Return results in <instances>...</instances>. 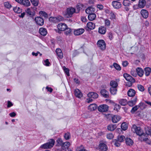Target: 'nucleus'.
Wrapping results in <instances>:
<instances>
[{
  "mask_svg": "<svg viewBox=\"0 0 151 151\" xmlns=\"http://www.w3.org/2000/svg\"><path fill=\"white\" fill-rule=\"evenodd\" d=\"M55 142V141L54 139H51L47 143L41 145L40 148L43 149L50 148L53 147L54 145Z\"/></svg>",
  "mask_w": 151,
  "mask_h": 151,
  "instance_id": "obj_1",
  "label": "nucleus"
},
{
  "mask_svg": "<svg viewBox=\"0 0 151 151\" xmlns=\"http://www.w3.org/2000/svg\"><path fill=\"white\" fill-rule=\"evenodd\" d=\"M123 76L127 81L130 82L129 83L128 85L127 84V85H128L129 86H131L132 83H134L135 81L134 78L127 73H124L123 75Z\"/></svg>",
  "mask_w": 151,
  "mask_h": 151,
  "instance_id": "obj_2",
  "label": "nucleus"
},
{
  "mask_svg": "<svg viewBox=\"0 0 151 151\" xmlns=\"http://www.w3.org/2000/svg\"><path fill=\"white\" fill-rule=\"evenodd\" d=\"M132 130L134 131L136 134L138 135H141L143 134V132L141 128L137 127L135 125H133L132 128Z\"/></svg>",
  "mask_w": 151,
  "mask_h": 151,
  "instance_id": "obj_3",
  "label": "nucleus"
},
{
  "mask_svg": "<svg viewBox=\"0 0 151 151\" xmlns=\"http://www.w3.org/2000/svg\"><path fill=\"white\" fill-rule=\"evenodd\" d=\"M75 9L73 7L69 8L67 9L66 15L67 17H71L75 12Z\"/></svg>",
  "mask_w": 151,
  "mask_h": 151,
  "instance_id": "obj_4",
  "label": "nucleus"
},
{
  "mask_svg": "<svg viewBox=\"0 0 151 151\" xmlns=\"http://www.w3.org/2000/svg\"><path fill=\"white\" fill-rule=\"evenodd\" d=\"M98 47L102 50H104L106 48V43L103 40H99L97 43Z\"/></svg>",
  "mask_w": 151,
  "mask_h": 151,
  "instance_id": "obj_5",
  "label": "nucleus"
},
{
  "mask_svg": "<svg viewBox=\"0 0 151 151\" xmlns=\"http://www.w3.org/2000/svg\"><path fill=\"white\" fill-rule=\"evenodd\" d=\"M109 107L106 105H101L99 106L98 107V110L101 112H105L108 111Z\"/></svg>",
  "mask_w": 151,
  "mask_h": 151,
  "instance_id": "obj_6",
  "label": "nucleus"
},
{
  "mask_svg": "<svg viewBox=\"0 0 151 151\" xmlns=\"http://www.w3.org/2000/svg\"><path fill=\"white\" fill-rule=\"evenodd\" d=\"M35 20L36 24L40 26H42L44 24L43 19L40 17H36L35 19Z\"/></svg>",
  "mask_w": 151,
  "mask_h": 151,
  "instance_id": "obj_7",
  "label": "nucleus"
},
{
  "mask_svg": "<svg viewBox=\"0 0 151 151\" xmlns=\"http://www.w3.org/2000/svg\"><path fill=\"white\" fill-rule=\"evenodd\" d=\"M57 27L59 30L61 31H64L67 27V26L66 24L64 23H60L58 24Z\"/></svg>",
  "mask_w": 151,
  "mask_h": 151,
  "instance_id": "obj_8",
  "label": "nucleus"
},
{
  "mask_svg": "<svg viewBox=\"0 0 151 151\" xmlns=\"http://www.w3.org/2000/svg\"><path fill=\"white\" fill-rule=\"evenodd\" d=\"M146 134H145L143 133L141 135H139L140 137L139 139L142 141H146L148 144H150V142L148 138L147 137V136H146Z\"/></svg>",
  "mask_w": 151,
  "mask_h": 151,
  "instance_id": "obj_9",
  "label": "nucleus"
},
{
  "mask_svg": "<svg viewBox=\"0 0 151 151\" xmlns=\"http://www.w3.org/2000/svg\"><path fill=\"white\" fill-rule=\"evenodd\" d=\"M112 5L113 7L116 9H119L121 7V3L116 1H112Z\"/></svg>",
  "mask_w": 151,
  "mask_h": 151,
  "instance_id": "obj_10",
  "label": "nucleus"
},
{
  "mask_svg": "<svg viewBox=\"0 0 151 151\" xmlns=\"http://www.w3.org/2000/svg\"><path fill=\"white\" fill-rule=\"evenodd\" d=\"M70 145V143L68 142H63L62 146V149L65 151H66L67 149H68V148Z\"/></svg>",
  "mask_w": 151,
  "mask_h": 151,
  "instance_id": "obj_11",
  "label": "nucleus"
},
{
  "mask_svg": "<svg viewBox=\"0 0 151 151\" xmlns=\"http://www.w3.org/2000/svg\"><path fill=\"white\" fill-rule=\"evenodd\" d=\"M84 31V29H79L75 30L74 32V33L76 35H79L82 34Z\"/></svg>",
  "mask_w": 151,
  "mask_h": 151,
  "instance_id": "obj_12",
  "label": "nucleus"
},
{
  "mask_svg": "<svg viewBox=\"0 0 151 151\" xmlns=\"http://www.w3.org/2000/svg\"><path fill=\"white\" fill-rule=\"evenodd\" d=\"M101 95L105 98H108L109 94L108 92L105 89H102L100 91Z\"/></svg>",
  "mask_w": 151,
  "mask_h": 151,
  "instance_id": "obj_13",
  "label": "nucleus"
},
{
  "mask_svg": "<svg viewBox=\"0 0 151 151\" xmlns=\"http://www.w3.org/2000/svg\"><path fill=\"white\" fill-rule=\"evenodd\" d=\"M95 11V9L93 6L88 7L86 10V12L87 14L93 13Z\"/></svg>",
  "mask_w": 151,
  "mask_h": 151,
  "instance_id": "obj_14",
  "label": "nucleus"
},
{
  "mask_svg": "<svg viewBox=\"0 0 151 151\" xmlns=\"http://www.w3.org/2000/svg\"><path fill=\"white\" fill-rule=\"evenodd\" d=\"M74 93L76 96L78 98H80L83 96L82 93L78 89H76L75 90Z\"/></svg>",
  "mask_w": 151,
  "mask_h": 151,
  "instance_id": "obj_15",
  "label": "nucleus"
},
{
  "mask_svg": "<svg viewBox=\"0 0 151 151\" xmlns=\"http://www.w3.org/2000/svg\"><path fill=\"white\" fill-rule=\"evenodd\" d=\"M99 149L102 151H106L107 150L106 145L104 143H101L99 145Z\"/></svg>",
  "mask_w": 151,
  "mask_h": 151,
  "instance_id": "obj_16",
  "label": "nucleus"
},
{
  "mask_svg": "<svg viewBox=\"0 0 151 151\" xmlns=\"http://www.w3.org/2000/svg\"><path fill=\"white\" fill-rule=\"evenodd\" d=\"M97 107V105L95 104H93L90 105L88 107V110L91 111H94Z\"/></svg>",
  "mask_w": 151,
  "mask_h": 151,
  "instance_id": "obj_17",
  "label": "nucleus"
},
{
  "mask_svg": "<svg viewBox=\"0 0 151 151\" xmlns=\"http://www.w3.org/2000/svg\"><path fill=\"white\" fill-rule=\"evenodd\" d=\"M121 118L120 116L114 115L112 117V121L113 123H116L119 121Z\"/></svg>",
  "mask_w": 151,
  "mask_h": 151,
  "instance_id": "obj_18",
  "label": "nucleus"
},
{
  "mask_svg": "<svg viewBox=\"0 0 151 151\" xmlns=\"http://www.w3.org/2000/svg\"><path fill=\"white\" fill-rule=\"evenodd\" d=\"M125 142L126 145L129 146H132L134 143V142L130 138H127L125 139Z\"/></svg>",
  "mask_w": 151,
  "mask_h": 151,
  "instance_id": "obj_19",
  "label": "nucleus"
},
{
  "mask_svg": "<svg viewBox=\"0 0 151 151\" xmlns=\"http://www.w3.org/2000/svg\"><path fill=\"white\" fill-rule=\"evenodd\" d=\"M40 33L43 36H45L47 34V29L44 28H40L39 30Z\"/></svg>",
  "mask_w": 151,
  "mask_h": 151,
  "instance_id": "obj_20",
  "label": "nucleus"
},
{
  "mask_svg": "<svg viewBox=\"0 0 151 151\" xmlns=\"http://www.w3.org/2000/svg\"><path fill=\"white\" fill-rule=\"evenodd\" d=\"M141 14L143 17L145 18H147L148 16V12L145 9H142L141 12Z\"/></svg>",
  "mask_w": 151,
  "mask_h": 151,
  "instance_id": "obj_21",
  "label": "nucleus"
},
{
  "mask_svg": "<svg viewBox=\"0 0 151 151\" xmlns=\"http://www.w3.org/2000/svg\"><path fill=\"white\" fill-rule=\"evenodd\" d=\"M88 96L89 98L93 99H96L98 97V95L96 93L93 92L89 93L88 94Z\"/></svg>",
  "mask_w": 151,
  "mask_h": 151,
  "instance_id": "obj_22",
  "label": "nucleus"
},
{
  "mask_svg": "<svg viewBox=\"0 0 151 151\" xmlns=\"http://www.w3.org/2000/svg\"><path fill=\"white\" fill-rule=\"evenodd\" d=\"M136 71L138 75L140 77L143 76L144 74V71L142 68H137L136 69Z\"/></svg>",
  "mask_w": 151,
  "mask_h": 151,
  "instance_id": "obj_23",
  "label": "nucleus"
},
{
  "mask_svg": "<svg viewBox=\"0 0 151 151\" xmlns=\"http://www.w3.org/2000/svg\"><path fill=\"white\" fill-rule=\"evenodd\" d=\"M146 1L145 0H139L138 6L141 8H143L145 5Z\"/></svg>",
  "mask_w": 151,
  "mask_h": 151,
  "instance_id": "obj_24",
  "label": "nucleus"
},
{
  "mask_svg": "<svg viewBox=\"0 0 151 151\" xmlns=\"http://www.w3.org/2000/svg\"><path fill=\"white\" fill-rule=\"evenodd\" d=\"M20 3L25 6H28L30 5V2L29 0H22Z\"/></svg>",
  "mask_w": 151,
  "mask_h": 151,
  "instance_id": "obj_25",
  "label": "nucleus"
},
{
  "mask_svg": "<svg viewBox=\"0 0 151 151\" xmlns=\"http://www.w3.org/2000/svg\"><path fill=\"white\" fill-rule=\"evenodd\" d=\"M64 31V33L67 36H70L72 34V29L69 28L67 27Z\"/></svg>",
  "mask_w": 151,
  "mask_h": 151,
  "instance_id": "obj_26",
  "label": "nucleus"
},
{
  "mask_svg": "<svg viewBox=\"0 0 151 151\" xmlns=\"http://www.w3.org/2000/svg\"><path fill=\"white\" fill-rule=\"evenodd\" d=\"M135 94V91L134 90L132 89H130L128 91L127 94L129 97H133Z\"/></svg>",
  "mask_w": 151,
  "mask_h": 151,
  "instance_id": "obj_27",
  "label": "nucleus"
},
{
  "mask_svg": "<svg viewBox=\"0 0 151 151\" xmlns=\"http://www.w3.org/2000/svg\"><path fill=\"white\" fill-rule=\"evenodd\" d=\"M56 52L58 56L60 58H62L63 57V54L61 50L59 48L56 49Z\"/></svg>",
  "mask_w": 151,
  "mask_h": 151,
  "instance_id": "obj_28",
  "label": "nucleus"
},
{
  "mask_svg": "<svg viewBox=\"0 0 151 151\" xmlns=\"http://www.w3.org/2000/svg\"><path fill=\"white\" fill-rule=\"evenodd\" d=\"M137 97H135L133 100L129 101L128 103L129 105L132 106L135 105L137 102Z\"/></svg>",
  "mask_w": 151,
  "mask_h": 151,
  "instance_id": "obj_29",
  "label": "nucleus"
},
{
  "mask_svg": "<svg viewBox=\"0 0 151 151\" xmlns=\"http://www.w3.org/2000/svg\"><path fill=\"white\" fill-rule=\"evenodd\" d=\"M87 27L91 29H93L95 28V24L92 22H89L87 24Z\"/></svg>",
  "mask_w": 151,
  "mask_h": 151,
  "instance_id": "obj_30",
  "label": "nucleus"
},
{
  "mask_svg": "<svg viewBox=\"0 0 151 151\" xmlns=\"http://www.w3.org/2000/svg\"><path fill=\"white\" fill-rule=\"evenodd\" d=\"M96 17V15L94 13L89 14L88 16V19L90 21H92L94 20Z\"/></svg>",
  "mask_w": 151,
  "mask_h": 151,
  "instance_id": "obj_31",
  "label": "nucleus"
},
{
  "mask_svg": "<svg viewBox=\"0 0 151 151\" xmlns=\"http://www.w3.org/2000/svg\"><path fill=\"white\" fill-rule=\"evenodd\" d=\"M106 31V29L105 27H101L99 28V32L101 34H104Z\"/></svg>",
  "mask_w": 151,
  "mask_h": 151,
  "instance_id": "obj_32",
  "label": "nucleus"
},
{
  "mask_svg": "<svg viewBox=\"0 0 151 151\" xmlns=\"http://www.w3.org/2000/svg\"><path fill=\"white\" fill-rule=\"evenodd\" d=\"M116 127V124H111L109 125L107 127V129L109 131H113Z\"/></svg>",
  "mask_w": 151,
  "mask_h": 151,
  "instance_id": "obj_33",
  "label": "nucleus"
},
{
  "mask_svg": "<svg viewBox=\"0 0 151 151\" xmlns=\"http://www.w3.org/2000/svg\"><path fill=\"white\" fill-rule=\"evenodd\" d=\"M110 85L111 87L116 88L118 84L116 81H111L110 83Z\"/></svg>",
  "mask_w": 151,
  "mask_h": 151,
  "instance_id": "obj_34",
  "label": "nucleus"
},
{
  "mask_svg": "<svg viewBox=\"0 0 151 151\" xmlns=\"http://www.w3.org/2000/svg\"><path fill=\"white\" fill-rule=\"evenodd\" d=\"M143 104L142 103H140L139 104V106H136L134 107H133L131 111V112L132 113H134L135 111H136L139 108V106H141V105H143Z\"/></svg>",
  "mask_w": 151,
  "mask_h": 151,
  "instance_id": "obj_35",
  "label": "nucleus"
},
{
  "mask_svg": "<svg viewBox=\"0 0 151 151\" xmlns=\"http://www.w3.org/2000/svg\"><path fill=\"white\" fill-rule=\"evenodd\" d=\"M145 74L146 76H148L151 72V69L149 67H147L145 68Z\"/></svg>",
  "mask_w": 151,
  "mask_h": 151,
  "instance_id": "obj_36",
  "label": "nucleus"
},
{
  "mask_svg": "<svg viewBox=\"0 0 151 151\" xmlns=\"http://www.w3.org/2000/svg\"><path fill=\"white\" fill-rule=\"evenodd\" d=\"M117 91V89L116 88L111 87L110 89L111 93L113 95L116 94Z\"/></svg>",
  "mask_w": 151,
  "mask_h": 151,
  "instance_id": "obj_37",
  "label": "nucleus"
},
{
  "mask_svg": "<svg viewBox=\"0 0 151 151\" xmlns=\"http://www.w3.org/2000/svg\"><path fill=\"white\" fill-rule=\"evenodd\" d=\"M119 104L122 106H125L127 104V101L125 99H121L119 101Z\"/></svg>",
  "mask_w": 151,
  "mask_h": 151,
  "instance_id": "obj_38",
  "label": "nucleus"
},
{
  "mask_svg": "<svg viewBox=\"0 0 151 151\" xmlns=\"http://www.w3.org/2000/svg\"><path fill=\"white\" fill-rule=\"evenodd\" d=\"M119 142L118 139L113 140L112 142V143L117 147H119L120 146V144Z\"/></svg>",
  "mask_w": 151,
  "mask_h": 151,
  "instance_id": "obj_39",
  "label": "nucleus"
},
{
  "mask_svg": "<svg viewBox=\"0 0 151 151\" xmlns=\"http://www.w3.org/2000/svg\"><path fill=\"white\" fill-rule=\"evenodd\" d=\"M77 151H88L84 148V147L82 145L78 147L76 149Z\"/></svg>",
  "mask_w": 151,
  "mask_h": 151,
  "instance_id": "obj_40",
  "label": "nucleus"
},
{
  "mask_svg": "<svg viewBox=\"0 0 151 151\" xmlns=\"http://www.w3.org/2000/svg\"><path fill=\"white\" fill-rule=\"evenodd\" d=\"M123 4L125 6H129L131 4L130 1L129 0H124L123 2Z\"/></svg>",
  "mask_w": 151,
  "mask_h": 151,
  "instance_id": "obj_41",
  "label": "nucleus"
},
{
  "mask_svg": "<svg viewBox=\"0 0 151 151\" xmlns=\"http://www.w3.org/2000/svg\"><path fill=\"white\" fill-rule=\"evenodd\" d=\"M15 12L17 13H20L22 12V9L19 7H16L13 8Z\"/></svg>",
  "mask_w": 151,
  "mask_h": 151,
  "instance_id": "obj_42",
  "label": "nucleus"
},
{
  "mask_svg": "<svg viewBox=\"0 0 151 151\" xmlns=\"http://www.w3.org/2000/svg\"><path fill=\"white\" fill-rule=\"evenodd\" d=\"M32 4L35 6H37L39 3L38 0H30Z\"/></svg>",
  "mask_w": 151,
  "mask_h": 151,
  "instance_id": "obj_43",
  "label": "nucleus"
},
{
  "mask_svg": "<svg viewBox=\"0 0 151 151\" xmlns=\"http://www.w3.org/2000/svg\"><path fill=\"white\" fill-rule=\"evenodd\" d=\"M125 139V137L123 135L119 136L117 138L118 141L120 142H123Z\"/></svg>",
  "mask_w": 151,
  "mask_h": 151,
  "instance_id": "obj_44",
  "label": "nucleus"
},
{
  "mask_svg": "<svg viewBox=\"0 0 151 151\" xmlns=\"http://www.w3.org/2000/svg\"><path fill=\"white\" fill-rule=\"evenodd\" d=\"M121 127L122 129L124 130H125L127 129V126L126 124V123H123L121 126Z\"/></svg>",
  "mask_w": 151,
  "mask_h": 151,
  "instance_id": "obj_45",
  "label": "nucleus"
},
{
  "mask_svg": "<svg viewBox=\"0 0 151 151\" xmlns=\"http://www.w3.org/2000/svg\"><path fill=\"white\" fill-rule=\"evenodd\" d=\"M56 142L57 143V144L59 146H61L63 143L62 139L60 138L58 139L57 140Z\"/></svg>",
  "mask_w": 151,
  "mask_h": 151,
  "instance_id": "obj_46",
  "label": "nucleus"
},
{
  "mask_svg": "<svg viewBox=\"0 0 151 151\" xmlns=\"http://www.w3.org/2000/svg\"><path fill=\"white\" fill-rule=\"evenodd\" d=\"M49 20L50 21L53 22L54 23H56L58 22L56 17H50L49 19Z\"/></svg>",
  "mask_w": 151,
  "mask_h": 151,
  "instance_id": "obj_47",
  "label": "nucleus"
},
{
  "mask_svg": "<svg viewBox=\"0 0 151 151\" xmlns=\"http://www.w3.org/2000/svg\"><path fill=\"white\" fill-rule=\"evenodd\" d=\"M113 65L115 68L117 70H121V68L119 65L116 63H114Z\"/></svg>",
  "mask_w": 151,
  "mask_h": 151,
  "instance_id": "obj_48",
  "label": "nucleus"
},
{
  "mask_svg": "<svg viewBox=\"0 0 151 151\" xmlns=\"http://www.w3.org/2000/svg\"><path fill=\"white\" fill-rule=\"evenodd\" d=\"M64 137L66 140H68L70 138V134L68 132L65 133Z\"/></svg>",
  "mask_w": 151,
  "mask_h": 151,
  "instance_id": "obj_49",
  "label": "nucleus"
},
{
  "mask_svg": "<svg viewBox=\"0 0 151 151\" xmlns=\"http://www.w3.org/2000/svg\"><path fill=\"white\" fill-rule=\"evenodd\" d=\"M26 12L29 15H33V12H31V9L29 8H28L26 10Z\"/></svg>",
  "mask_w": 151,
  "mask_h": 151,
  "instance_id": "obj_50",
  "label": "nucleus"
},
{
  "mask_svg": "<svg viewBox=\"0 0 151 151\" xmlns=\"http://www.w3.org/2000/svg\"><path fill=\"white\" fill-rule=\"evenodd\" d=\"M4 6L7 8H10L12 7V6L11 4H9V3L8 2H5L4 4Z\"/></svg>",
  "mask_w": 151,
  "mask_h": 151,
  "instance_id": "obj_51",
  "label": "nucleus"
},
{
  "mask_svg": "<svg viewBox=\"0 0 151 151\" xmlns=\"http://www.w3.org/2000/svg\"><path fill=\"white\" fill-rule=\"evenodd\" d=\"M137 88L138 89L141 91H144L145 90L144 87L142 86L140 84L137 85Z\"/></svg>",
  "mask_w": 151,
  "mask_h": 151,
  "instance_id": "obj_52",
  "label": "nucleus"
},
{
  "mask_svg": "<svg viewBox=\"0 0 151 151\" xmlns=\"http://www.w3.org/2000/svg\"><path fill=\"white\" fill-rule=\"evenodd\" d=\"M107 138L109 139H111L114 137V135L112 133H110L107 134Z\"/></svg>",
  "mask_w": 151,
  "mask_h": 151,
  "instance_id": "obj_53",
  "label": "nucleus"
},
{
  "mask_svg": "<svg viewBox=\"0 0 151 151\" xmlns=\"http://www.w3.org/2000/svg\"><path fill=\"white\" fill-rule=\"evenodd\" d=\"M40 14L42 15L43 16H44L45 17H47L48 15L45 12L43 11H40Z\"/></svg>",
  "mask_w": 151,
  "mask_h": 151,
  "instance_id": "obj_54",
  "label": "nucleus"
},
{
  "mask_svg": "<svg viewBox=\"0 0 151 151\" xmlns=\"http://www.w3.org/2000/svg\"><path fill=\"white\" fill-rule=\"evenodd\" d=\"M63 70H64V71L66 73L67 76H69L70 75V74H69V69L68 68H65V67H63Z\"/></svg>",
  "mask_w": 151,
  "mask_h": 151,
  "instance_id": "obj_55",
  "label": "nucleus"
},
{
  "mask_svg": "<svg viewBox=\"0 0 151 151\" xmlns=\"http://www.w3.org/2000/svg\"><path fill=\"white\" fill-rule=\"evenodd\" d=\"M110 16L111 19H115L116 18V15L113 12H110Z\"/></svg>",
  "mask_w": 151,
  "mask_h": 151,
  "instance_id": "obj_56",
  "label": "nucleus"
},
{
  "mask_svg": "<svg viewBox=\"0 0 151 151\" xmlns=\"http://www.w3.org/2000/svg\"><path fill=\"white\" fill-rule=\"evenodd\" d=\"M120 106L119 104H116L114 105V110L117 111L118 109H120Z\"/></svg>",
  "mask_w": 151,
  "mask_h": 151,
  "instance_id": "obj_57",
  "label": "nucleus"
},
{
  "mask_svg": "<svg viewBox=\"0 0 151 151\" xmlns=\"http://www.w3.org/2000/svg\"><path fill=\"white\" fill-rule=\"evenodd\" d=\"M105 26H109L110 25V22L108 19H106L105 20Z\"/></svg>",
  "mask_w": 151,
  "mask_h": 151,
  "instance_id": "obj_58",
  "label": "nucleus"
},
{
  "mask_svg": "<svg viewBox=\"0 0 151 151\" xmlns=\"http://www.w3.org/2000/svg\"><path fill=\"white\" fill-rule=\"evenodd\" d=\"M56 17L58 22L63 21V18L61 16H59Z\"/></svg>",
  "mask_w": 151,
  "mask_h": 151,
  "instance_id": "obj_59",
  "label": "nucleus"
},
{
  "mask_svg": "<svg viewBox=\"0 0 151 151\" xmlns=\"http://www.w3.org/2000/svg\"><path fill=\"white\" fill-rule=\"evenodd\" d=\"M44 65L47 66H49V64H50V63L49 61L48 60V59H47L46 60L44 61Z\"/></svg>",
  "mask_w": 151,
  "mask_h": 151,
  "instance_id": "obj_60",
  "label": "nucleus"
},
{
  "mask_svg": "<svg viewBox=\"0 0 151 151\" xmlns=\"http://www.w3.org/2000/svg\"><path fill=\"white\" fill-rule=\"evenodd\" d=\"M146 133L147 134V135H150L151 136V129H148V130L146 131Z\"/></svg>",
  "mask_w": 151,
  "mask_h": 151,
  "instance_id": "obj_61",
  "label": "nucleus"
},
{
  "mask_svg": "<svg viewBox=\"0 0 151 151\" xmlns=\"http://www.w3.org/2000/svg\"><path fill=\"white\" fill-rule=\"evenodd\" d=\"M7 107L8 108L12 106L13 105L12 103L10 101H7Z\"/></svg>",
  "mask_w": 151,
  "mask_h": 151,
  "instance_id": "obj_62",
  "label": "nucleus"
},
{
  "mask_svg": "<svg viewBox=\"0 0 151 151\" xmlns=\"http://www.w3.org/2000/svg\"><path fill=\"white\" fill-rule=\"evenodd\" d=\"M122 65L124 67H126L128 65V63L126 61H124L122 62Z\"/></svg>",
  "mask_w": 151,
  "mask_h": 151,
  "instance_id": "obj_63",
  "label": "nucleus"
},
{
  "mask_svg": "<svg viewBox=\"0 0 151 151\" xmlns=\"http://www.w3.org/2000/svg\"><path fill=\"white\" fill-rule=\"evenodd\" d=\"M97 7L100 10H102L104 8L103 6L101 4H98Z\"/></svg>",
  "mask_w": 151,
  "mask_h": 151,
  "instance_id": "obj_64",
  "label": "nucleus"
}]
</instances>
